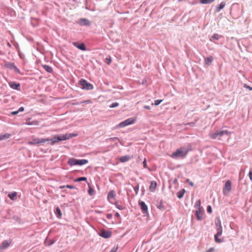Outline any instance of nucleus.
<instances>
[{
	"instance_id": "42",
	"label": "nucleus",
	"mask_w": 252,
	"mask_h": 252,
	"mask_svg": "<svg viewBox=\"0 0 252 252\" xmlns=\"http://www.w3.org/2000/svg\"><path fill=\"white\" fill-rule=\"evenodd\" d=\"M207 211L209 213H211L212 212V207L210 205H208L207 207Z\"/></svg>"
},
{
	"instance_id": "27",
	"label": "nucleus",
	"mask_w": 252,
	"mask_h": 252,
	"mask_svg": "<svg viewBox=\"0 0 252 252\" xmlns=\"http://www.w3.org/2000/svg\"><path fill=\"white\" fill-rule=\"evenodd\" d=\"M185 191H186V190H185V189H182V190H181L180 191L178 192L177 193V197L179 199L182 198L183 197Z\"/></svg>"
},
{
	"instance_id": "59",
	"label": "nucleus",
	"mask_w": 252,
	"mask_h": 252,
	"mask_svg": "<svg viewBox=\"0 0 252 252\" xmlns=\"http://www.w3.org/2000/svg\"><path fill=\"white\" fill-rule=\"evenodd\" d=\"M115 216H116V217H120V214H119V213H116L115 214Z\"/></svg>"
},
{
	"instance_id": "28",
	"label": "nucleus",
	"mask_w": 252,
	"mask_h": 252,
	"mask_svg": "<svg viewBox=\"0 0 252 252\" xmlns=\"http://www.w3.org/2000/svg\"><path fill=\"white\" fill-rule=\"evenodd\" d=\"M115 195V192L114 190H111L109 191L107 195V198L108 200L114 198Z\"/></svg>"
},
{
	"instance_id": "36",
	"label": "nucleus",
	"mask_w": 252,
	"mask_h": 252,
	"mask_svg": "<svg viewBox=\"0 0 252 252\" xmlns=\"http://www.w3.org/2000/svg\"><path fill=\"white\" fill-rule=\"evenodd\" d=\"M119 105V104L118 102H113L110 105V108H115V107L118 106Z\"/></svg>"
},
{
	"instance_id": "38",
	"label": "nucleus",
	"mask_w": 252,
	"mask_h": 252,
	"mask_svg": "<svg viewBox=\"0 0 252 252\" xmlns=\"http://www.w3.org/2000/svg\"><path fill=\"white\" fill-rule=\"evenodd\" d=\"M139 185H137L136 186L134 187V190L136 194H138V191H139Z\"/></svg>"
},
{
	"instance_id": "21",
	"label": "nucleus",
	"mask_w": 252,
	"mask_h": 252,
	"mask_svg": "<svg viewBox=\"0 0 252 252\" xmlns=\"http://www.w3.org/2000/svg\"><path fill=\"white\" fill-rule=\"evenodd\" d=\"M55 242V241L54 240L49 239L48 238H47L44 241L45 245L47 246H51Z\"/></svg>"
},
{
	"instance_id": "37",
	"label": "nucleus",
	"mask_w": 252,
	"mask_h": 252,
	"mask_svg": "<svg viewBox=\"0 0 252 252\" xmlns=\"http://www.w3.org/2000/svg\"><path fill=\"white\" fill-rule=\"evenodd\" d=\"M162 101V99H157L155 100L154 105L156 106L158 105Z\"/></svg>"
},
{
	"instance_id": "62",
	"label": "nucleus",
	"mask_w": 252,
	"mask_h": 252,
	"mask_svg": "<svg viewBox=\"0 0 252 252\" xmlns=\"http://www.w3.org/2000/svg\"><path fill=\"white\" fill-rule=\"evenodd\" d=\"M7 45H8L9 47H11V45H10V44L9 42H7Z\"/></svg>"
},
{
	"instance_id": "24",
	"label": "nucleus",
	"mask_w": 252,
	"mask_h": 252,
	"mask_svg": "<svg viewBox=\"0 0 252 252\" xmlns=\"http://www.w3.org/2000/svg\"><path fill=\"white\" fill-rule=\"evenodd\" d=\"M42 67L48 73H52L53 72V68L49 65L44 64L42 65Z\"/></svg>"
},
{
	"instance_id": "58",
	"label": "nucleus",
	"mask_w": 252,
	"mask_h": 252,
	"mask_svg": "<svg viewBox=\"0 0 252 252\" xmlns=\"http://www.w3.org/2000/svg\"><path fill=\"white\" fill-rule=\"evenodd\" d=\"M141 191L142 192V194H143L145 192V189L143 187L141 188Z\"/></svg>"
},
{
	"instance_id": "57",
	"label": "nucleus",
	"mask_w": 252,
	"mask_h": 252,
	"mask_svg": "<svg viewBox=\"0 0 252 252\" xmlns=\"http://www.w3.org/2000/svg\"><path fill=\"white\" fill-rule=\"evenodd\" d=\"M27 124L28 125H32L33 124V122H31L30 121L27 122Z\"/></svg>"
},
{
	"instance_id": "53",
	"label": "nucleus",
	"mask_w": 252,
	"mask_h": 252,
	"mask_svg": "<svg viewBox=\"0 0 252 252\" xmlns=\"http://www.w3.org/2000/svg\"><path fill=\"white\" fill-rule=\"evenodd\" d=\"M24 110V108L23 107H21L19 108V109L18 110L19 112H23Z\"/></svg>"
},
{
	"instance_id": "54",
	"label": "nucleus",
	"mask_w": 252,
	"mask_h": 252,
	"mask_svg": "<svg viewBox=\"0 0 252 252\" xmlns=\"http://www.w3.org/2000/svg\"><path fill=\"white\" fill-rule=\"evenodd\" d=\"M214 249L213 248H210L206 252H213Z\"/></svg>"
},
{
	"instance_id": "45",
	"label": "nucleus",
	"mask_w": 252,
	"mask_h": 252,
	"mask_svg": "<svg viewBox=\"0 0 252 252\" xmlns=\"http://www.w3.org/2000/svg\"><path fill=\"white\" fill-rule=\"evenodd\" d=\"M65 188L70 189H74L75 188V187L73 186L67 185L65 186Z\"/></svg>"
},
{
	"instance_id": "41",
	"label": "nucleus",
	"mask_w": 252,
	"mask_h": 252,
	"mask_svg": "<svg viewBox=\"0 0 252 252\" xmlns=\"http://www.w3.org/2000/svg\"><path fill=\"white\" fill-rule=\"evenodd\" d=\"M105 60H106L105 63L106 64H109L111 63V61H112L111 58H106Z\"/></svg>"
},
{
	"instance_id": "61",
	"label": "nucleus",
	"mask_w": 252,
	"mask_h": 252,
	"mask_svg": "<svg viewBox=\"0 0 252 252\" xmlns=\"http://www.w3.org/2000/svg\"><path fill=\"white\" fill-rule=\"evenodd\" d=\"M187 124L188 125H191V126H193L194 125V123H188Z\"/></svg>"
},
{
	"instance_id": "43",
	"label": "nucleus",
	"mask_w": 252,
	"mask_h": 252,
	"mask_svg": "<svg viewBox=\"0 0 252 252\" xmlns=\"http://www.w3.org/2000/svg\"><path fill=\"white\" fill-rule=\"evenodd\" d=\"M116 207L120 210H124L125 207L122 205L116 204Z\"/></svg>"
},
{
	"instance_id": "34",
	"label": "nucleus",
	"mask_w": 252,
	"mask_h": 252,
	"mask_svg": "<svg viewBox=\"0 0 252 252\" xmlns=\"http://www.w3.org/2000/svg\"><path fill=\"white\" fill-rule=\"evenodd\" d=\"M94 193V190L90 186H89L88 189V193L90 195H93Z\"/></svg>"
},
{
	"instance_id": "4",
	"label": "nucleus",
	"mask_w": 252,
	"mask_h": 252,
	"mask_svg": "<svg viewBox=\"0 0 252 252\" xmlns=\"http://www.w3.org/2000/svg\"><path fill=\"white\" fill-rule=\"evenodd\" d=\"M136 119V118H128V119L122 122L121 123H120L118 125V126L119 127H125L126 126H127L133 124H134L135 122Z\"/></svg>"
},
{
	"instance_id": "16",
	"label": "nucleus",
	"mask_w": 252,
	"mask_h": 252,
	"mask_svg": "<svg viewBox=\"0 0 252 252\" xmlns=\"http://www.w3.org/2000/svg\"><path fill=\"white\" fill-rule=\"evenodd\" d=\"M214 58L212 56H210L205 58V63L207 65H210L213 62Z\"/></svg>"
},
{
	"instance_id": "64",
	"label": "nucleus",
	"mask_w": 252,
	"mask_h": 252,
	"mask_svg": "<svg viewBox=\"0 0 252 252\" xmlns=\"http://www.w3.org/2000/svg\"><path fill=\"white\" fill-rule=\"evenodd\" d=\"M150 252V251H148V252Z\"/></svg>"
},
{
	"instance_id": "56",
	"label": "nucleus",
	"mask_w": 252,
	"mask_h": 252,
	"mask_svg": "<svg viewBox=\"0 0 252 252\" xmlns=\"http://www.w3.org/2000/svg\"><path fill=\"white\" fill-rule=\"evenodd\" d=\"M110 139L112 141H115L116 140H118V137H113V138H111Z\"/></svg>"
},
{
	"instance_id": "20",
	"label": "nucleus",
	"mask_w": 252,
	"mask_h": 252,
	"mask_svg": "<svg viewBox=\"0 0 252 252\" xmlns=\"http://www.w3.org/2000/svg\"><path fill=\"white\" fill-rule=\"evenodd\" d=\"M157 207L161 211L165 210V207L163 205V201L161 200L159 202H158L156 204Z\"/></svg>"
},
{
	"instance_id": "2",
	"label": "nucleus",
	"mask_w": 252,
	"mask_h": 252,
	"mask_svg": "<svg viewBox=\"0 0 252 252\" xmlns=\"http://www.w3.org/2000/svg\"><path fill=\"white\" fill-rule=\"evenodd\" d=\"M188 150L184 147H181L178 149L175 152L171 155L173 158H184L188 154Z\"/></svg>"
},
{
	"instance_id": "44",
	"label": "nucleus",
	"mask_w": 252,
	"mask_h": 252,
	"mask_svg": "<svg viewBox=\"0 0 252 252\" xmlns=\"http://www.w3.org/2000/svg\"><path fill=\"white\" fill-rule=\"evenodd\" d=\"M249 176L251 182H252V169L250 171Z\"/></svg>"
},
{
	"instance_id": "33",
	"label": "nucleus",
	"mask_w": 252,
	"mask_h": 252,
	"mask_svg": "<svg viewBox=\"0 0 252 252\" xmlns=\"http://www.w3.org/2000/svg\"><path fill=\"white\" fill-rule=\"evenodd\" d=\"M222 233V228L221 226H220V227H217V233L216 234L217 235L220 236Z\"/></svg>"
},
{
	"instance_id": "5",
	"label": "nucleus",
	"mask_w": 252,
	"mask_h": 252,
	"mask_svg": "<svg viewBox=\"0 0 252 252\" xmlns=\"http://www.w3.org/2000/svg\"><path fill=\"white\" fill-rule=\"evenodd\" d=\"M229 133L228 130H217L215 133L212 134L211 136V138L216 139L218 137H221L224 135H228Z\"/></svg>"
},
{
	"instance_id": "30",
	"label": "nucleus",
	"mask_w": 252,
	"mask_h": 252,
	"mask_svg": "<svg viewBox=\"0 0 252 252\" xmlns=\"http://www.w3.org/2000/svg\"><path fill=\"white\" fill-rule=\"evenodd\" d=\"M219 236H220L217 235V234L215 235V242L217 243H220L223 241V239L219 238Z\"/></svg>"
},
{
	"instance_id": "13",
	"label": "nucleus",
	"mask_w": 252,
	"mask_h": 252,
	"mask_svg": "<svg viewBox=\"0 0 252 252\" xmlns=\"http://www.w3.org/2000/svg\"><path fill=\"white\" fill-rule=\"evenodd\" d=\"M10 87L14 90H20V84L15 82H10L9 83Z\"/></svg>"
},
{
	"instance_id": "60",
	"label": "nucleus",
	"mask_w": 252,
	"mask_h": 252,
	"mask_svg": "<svg viewBox=\"0 0 252 252\" xmlns=\"http://www.w3.org/2000/svg\"><path fill=\"white\" fill-rule=\"evenodd\" d=\"M59 188H60V189H63V188H65V186H61Z\"/></svg>"
},
{
	"instance_id": "7",
	"label": "nucleus",
	"mask_w": 252,
	"mask_h": 252,
	"mask_svg": "<svg viewBox=\"0 0 252 252\" xmlns=\"http://www.w3.org/2000/svg\"><path fill=\"white\" fill-rule=\"evenodd\" d=\"M99 236L104 238H109L112 235V232L110 231L102 229L99 233Z\"/></svg>"
},
{
	"instance_id": "14",
	"label": "nucleus",
	"mask_w": 252,
	"mask_h": 252,
	"mask_svg": "<svg viewBox=\"0 0 252 252\" xmlns=\"http://www.w3.org/2000/svg\"><path fill=\"white\" fill-rule=\"evenodd\" d=\"M10 244V242H9L7 240H5L1 245H0V249L1 250L6 249L9 246Z\"/></svg>"
},
{
	"instance_id": "39",
	"label": "nucleus",
	"mask_w": 252,
	"mask_h": 252,
	"mask_svg": "<svg viewBox=\"0 0 252 252\" xmlns=\"http://www.w3.org/2000/svg\"><path fill=\"white\" fill-rule=\"evenodd\" d=\"M215 223L217 227H220V226H221L220 220L219 219L218 220H216Z\"/></svg>"
},
{
	"instance_id": "8",
	"label": "nucleus",
	"mask_w": 252,
	"mask_h": 252,
	"mask_svg": "<svg viewBox=\"0 0 252 252\" xmlns=\"http://www.w3.org/2000/svg\"><path fill=\"white\" fill-rule=\"evenodd\" d=\"M231 189V183L229 180H227L224 186L223 189V193L224 194H226L227 193L229 192Z\"/></svg>"
},
{
	"instance_id": "55",
	"label": "nucleus",
	"mask_w": 252,
	"mask_h": 252,
	"mask_svg": "<svg viewBox=\"0 0 252 252\" xmlns=\"http://www.w3.org/2000/svg\"><path fill=\"white\" fill-rule=\"evenodd\" d=\"M144 108L145 109H151V107L150 106H148V105H145V106H144Z\"/></svg>"
},
{
	"instance_id": "50",
	"label": "nucleus",
	"mask_w": 252,
	"mask_h": 252,
	"mask_svg": "<svg viewBox=\"0 0 252 252\" xmlns=\"http://www.w3.org/2000/svg\"><path fill=\"white\" fill-rule=\"evenodd\" d=\"M106 217L107 219H111L112 218V215L111 214H107Z\"/></svg>"
},
{
	"instance_id": "29",
	"label": "nucleus",
	"mask_w": 252,
	"mask_h": 252,
	"mask_svg": "<svg viewBox=\"0 0 252 252\" xmlns=\"http://www.w3.org/2000/svg\"><path fill=\"white\" fill-rule=\"evenodd\" d=\"M215 0H200V2L202 4H210L212 3Z\"/></svg>"
},
{
	"instance_id": "6",
	"label": "nucleus",
	"mask_w": 252,
	"mask_h": 252,
	"mask_svg": "<svg viewBox=\"0 0 252 252\" xmlns=\"http://www.w3.org/2000/svg\"><path fill=\"white\" fill-rule=\"evenodd\" d=\"M48 140H45L44 138H34L31 141L28 142V144L31 145H38L40 143H44L47 141Z\"/></svg>"
},
{
	"instance_id": "11",
	"label": "nucleus",
	"mask_w": 252,
	"mask_h": 252,
	"mask_svg": "<svg viewBox=\"0 0 252 252\" xmlns=\"http://www.w3.org/2000/svg\"><path fill=\"white\" fill-rule=\"evenodd\" d=\"M72 44L82 51H86L87 50L85 44L83 42L79 43L78 42H72Z\"/></svg>"
},
{
	"instance_id": "31",
	"label": "nucleus",
	"mask_w": 252,
	"mask_h": 252,
	"mask_svg": "<svg viewBox=\"0 0 252 252\" xmlns=\"http://www.w3.org/2000/svg\"><path fill=\"white\" fill-rule=\"evenodd\" d=\"M87 179L86 177H79V178H76L74 180V182H81V181H87Z\"/></svg>"
},
{
	"instance_id": "63",
	"label": "nucleus",
	"mask_w": 252,
	"mask_h": 252,
	"mask_svg": "<svg viewBox=\"0 0 252 252\" xmlns=\"http://www.w3.org/2000/svg\"><path fill=\"white\" fill-rule=\"evenodd\" d=\"M90 102V101H85L84 102H87V103H89Z\"/></svg>"
},
{
	"instance_id": "48",
	"label": "nucleus",
	"mask_w": 252,
	"mask_h": 252,
	"mask_svg": "<svg viewBox=\"0 0 252 252\" xmlns=\"http://www.w3.org/2000/svg\"><path fill=\"white\" fill-rule=\"evenodd\" d=\"M13 69L14 70V71L16 72H17L18 73H20L19 69L16 66L14 67Z\"/></svg>"
},
{
	"instance_id": "51",
	"label": "nucleus",
	"mask_w": 252,
	"mask_h": 252,
	"mask_svg": "<svg viewBox=\"0 0 252 252\" xmlns=\"http://www.w3.org/2000/svg\"><path fill=\"white\" fill-rule=\"evenodd\" d=\"M18 113H19V111L17 110V111L11 112V114L12 115H17V114H18Z\"/></svg>"
},
{
	"instance_id": "15",
	"label": "nucleus",
	"mask_w": 252,
	"mask_h": 252,
	"mask_svg": "<svg viewBox=\"0 0 252 252\" xmlns=\"http://www.w3.org/2000/svg\"><path fill=\"white\" fill-rule=\"evenodd\" d=\"M54 212L56 214V217L58 219H61L62 218V214L61 209L59 206H57L55 208V209L54 210Z\"/></svg>"
},
{
	"instance_id": "10",
	"label": "nucleus",
	"mask_w": 252,
	"mask_h": 252,
	"mask_svg": "<svg viewBox=\"0 0 252 252\" xmlns=\"http://www.w3.org/2000/svg\"><path fill=\"white\" fill-rule=\"evenodd\" d=\"M139 205L140 206V209H141L143 213L145 214H148V206L145 204V203L143 201H139Z\"/></svg>"
},
{
	"instance_id": "9",
	"label": "nucleus",
	"mask_w": 252,
	"mask_h": 252,
	"mask_svg": "<svg viewBox=\"0 0 252 252\" xmlns=\"http://www.w3.org/2000/svg\"><path fill=\"white\" fill-rule=\"evenodd\" d=\"M77 23L80 26H90L91 24V22L86 18H81Z\"/></svg>"
},
{
	"instance_id": "22",
	"label": "nucleus",
	"mask_w": 252,
	"mask_h": 252,
	"mask_svg": "<svg viewBox=\"0 0 252 252\" xmlns=\"http://www.w3.org/2000/svg\"><path fill=\"white\" fill-rule=\"evenodd\" d=\"M225 5V3L221 2L219 5L216 6V11L219 12L222 9H223Z\"/></svg>"
},
{
	"instance_id": "3",
	"label": "nucleus",
	"mask_w": 252,
	"mask_h": 252,
	"mask_svg": "<svg viewBox=\"0 0 252 252\" xmlns=\"http://www.w3.org/2000/svg\"><path fill=\"white\" fill-rule=\"evenodd\" d=\"M79 84L81 86V88L83 90H92L94 88L93 85L92 84L84 79H81L79 81Z\"/></svg>"
},
{
	"instance_id": "25",
	"label": "nucleus",
	"mask_w": 252,
	"mask_h": 252,
	"mask_svg": "<svg viewBox=\"0 0 252 252\" xmlns=\"http://www.w3.org/2000/svg\"><path fill=\"white\" fill-rule=\"evenodd\" d=\"M17 195V193L16 192H12L8 194V196L9 198L12 200H14L15 199V197H16Z\"/></svg>"
},
{
	"instance_id": "17",
	"label": "nucleus",
	"mask_w": 252,
	"mask_h": 252,
	"mask_svg": "<svg viewBox=\"0 0 252 252\" xmlns=\"http://www.w3.org/2000/svg\"><path fill=\"white\" fill-rule=\"evenodd\" d=\"M130 159V157L129 156L126 155L124 156H122L119 158V160L121 162H125L128 161Z\"/></svg>"
},
{
	"instance_id": "40",
	"label": "nucleus",
	"mask_w": 252,
	"mask_h": 252,
	"mask_svg": "<svg viewBox=\"0 0 252 252\" xmlns=\"http://www.w3.org/2000/svg\"><path fill=\"white\" fill-rule=\"evenodd\" d=\"M220 35L217 33H215L213 34V35L211 37L212 38H214L217 40H218L219 38Z\"/></svg>"
},
{
	"instance_id": "46",
	"label": "nucleus",
	"mask_w": 252,
	"mask_h": 252,
	"mask_svg": "<svg viewBox=\"0 0 252 252\" xmlns=\"http://www.w3.org/2000/svg\"><path fill=\"white\" fill-rule=\"evenodd\" d=\"M143 166L144 168H148V166L147 165V161H146V160L145 158L144 159V160L143 162Z\"/></svg>"
},
{
	"instance_id": "1",
	"label": "nucleus",
	"mask_w": 252,
	"mask_h": 252,
	"mask_svg": "<svg viewBox=\"0 0 252 252\" xmlns=\"http://www.w3.org/2000/svg\"><path fill=\"white\" fill-rule=\"evenodd\" d=\"M76 136H77V134L75 133H66L63 135L57 134L51 139L47 138L45 140H48L47 141H51V145H54L60 141L68 140Z\"/></svg>"
},
{
	"instance_id": "18",
	"label": "nucleus",
	"mask_w": 252,
	"mask_h": 252,
	"mask_svg": "<svg viewBox=\"0 0 252 252\" xmlns=\"http://www.w3.org/2000/svg\"><path fill=\"white\" fill-rule=\"evenodd\" d=\"M77 159L70 158L67 161V163L70 166L77 165Z\"/></svg>"
},
{
	"instance_id": "23",
	"label": "nucleus",
	"mask_w": 252,
	"mask_h": 252,
	"mask_svg": "<svg viewBox=\"0 0 252 252\" xmlns=\"http://www.w3.org/2000/svg\"><path fill=\"white\" fill-rule=\"evenodd\" d=\"M77 165H82L88 163V160L85 159H77Z\"/></svg>"
},
{
	"instance_id": "52",
	"label": "nucleus",
	"mask_w": 252,
	"mask_h": 252,
	"mask_svg": "<svg viewBox=\"0 0 252 252\" xmlns=\"http://www.w3.org/2000/svg\"><path fill=\"white\" fill-rule=\"evenodd\" d=\"M244 87L249 89L250 90H252V87L247 85V84L244 85Z\"/></svg>"
},
{
	"instance_id": "12",
	"label": "nucleus",
	"mask_w": 252,
	"mask_h": 252,
	"mask_svg": "<svg viewBox=\"0 0 252 252\" xmlns=\"http://www.w3.org/2000/svg\"><path fill=\"white\" fill-rule=\"evenodd\" d=\"M204 212V210L203 208H199L196 211L195 215L197 220H202V217Z\"/></svg>"
},
{
	"instance_id": "19",
	"label": "nucleus",
	"mask_w": 252,
	"mask_h": 252,
	"mask_svg": "<svg viewBox=\"0 0 252 252\" xmlns=\"http://www.w3.org/2000/svg\"><path fill=\"white\" fill-rule=\"evenodd\" d=\"M157 186V184L155 181H152L151 182V185L149 187V190L153 192L155 190V189L156 188Z\"/></svg>"
},
{
	"instance_id": "49",
	"label": "nucleus",
	"mask_w": 252,
	"mask_h": 252,
	"mask_svg": "<svg viewBox=\"0 0 252 252\" xmlns=\"http://www.w3.org/2000/svg\"><path fill=\"white\" fill-rule=\"evenodd\" d=\"M118 250V247H114L110 251V252H116Z\"/></svg>"
},
{
	"instance_id": "35",
	"label": "nucleus",
	"mask_w": 252,
	"mask_h": 252,
	"mask_svg": "<svg viewBox=\"0 0 252 252\" xmlns=\"http://www.w3.org/2000/svg\"><path fill=\"white\" fill-rule=\"evenodd\" d=\"M6 66L8 67V68H9L11 69H13V68H14V67L15 66V64H14V63H8L7 64H6Z\"/></svg>"
},
{
	"instance_id": "26",
	"label": "nucleus",
	"mask_w": 252,
	"mask_h": 252,
	"mask_svg": "<svg viewBox=\"0 0 252 252\" xmlns=\"http://www.w3.org/2000/svg\"><path fill=\"white\" fill-rule=\"evenodd\" d=\"M10 136H11V134H10L9 133H7L3 134H0V141L2 140L8 139Z\"/></svg>"
},
{
	"instance_id": "47",
	"label": "nucleus",
	"mask_w": 252,
	"mask_h": 252,
	"mask_svg": "<svg viewBox=\"0 0 252 252\" xmlns=\"http://www.w3.org/2000/svg\"><path fill=\"white\" fill-rule=\"evenodd\" d=\"M187 182L189 183V185L191 186V187H193L194 186V184L192 182L190 181L189 179H187Z\"/></svg>"
},
{
	"instance_id": "32",
	"label": "nucleus",
	"mask_w": 252,
	"mask_h": 252,
	"mask_svg": "<svg viewBox=\"0 0 252 252\" xmlns=\"http://www.w3.org/2000/svg\"><path fill=\"white\" fill-rule=\"evenodd\" d=\"M194 207L196 208L197 209H198L199 208H203L201 206V200L200 199L196 201L194 205Z\"/></svg>"
}]
</instances>
